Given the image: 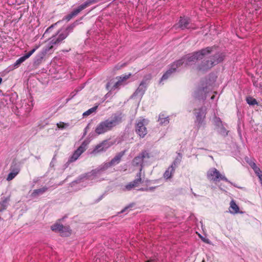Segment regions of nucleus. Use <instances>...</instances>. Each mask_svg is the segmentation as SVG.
<instances>
[{"label":"nucleus","instance_id":"29","mask_svg":"<svg viewBox=\"0 0 262 262\" xmlns=\"http://www.w3.org/2000/svg\"><path fill=\"white\" fill-rule=\"evenodd\" d=\"M159 121L161 125H166L169 123L168 117H165L163 114L159 115Z\"/></svg>","mask_w":262,"mask_h":262},{"label":"nucleus","instance_id":"22","mask_svg":"<svg viewBox=\"0 0 262 262\" xmlns=\"http://www.w3.org/2000/svg\"><path fill=\"white\" fill-rule=\"evenodd\" d=\"M175 170L176 169L172 166L168 167L163 175V178L166 180H170L174 174Z\"/></svg>","mask_w":262,"mask_h":262},{"label":"nucleus","instance_id":"23","mask_svg":"<svg viewBox=\"0 0 262 262\" xmlns=\"http://www.w3.org/2000/svg\"><path fill=\"white\" fill-rule=\"evenodd\" d=\"M207 93V88H202L199 89L194 93V97L198 99H205L206 98L205 94Z\"/></svg>","mask_w":262,"mask_h":262},{"label":"nucleus","instance_id":"41","mask_svg":"<svg viewBox=\"0 0 262 262\" xmlns=\"http://www.w3.org/2000/svg\"><path fill=\"white\" fill-rule=\"evenodd\" d=\"M151 261H153L152 259H150V260H147L146 262H151Z\"/></svg>","mask_w":262,"mask_h":262},{"label":"nucleus","instance_id":"39","mask_svg":"<svg viewBox=\"0 0 262 262\" xmlns=\"http://www.w3.org/2000/svg\"><path fill=\"white\" fill-rule=\"evenodd\" d=\"M140 190H141V191H148V188H142L140 189Z\"/></svg>","mask_w":262,"mask_h":262},{"label":"nucleus","instance_id":"44","mask_svg":"<svg viewBox=\"0 0 262 262\" xmlns=\"http://www.w3.org/2000/svg\"><path fill=\"white\" fill-rule=\"evenodd\" d=\"M202 262H205L204 260H203Z\"/></svg>","mask_w":262,"mask_h":262},{"label":"nucleus","instance_id":"33","mask_svg":"<svg viewBox=\"0 0 262 262\" xmlns=\"http://www.w3.org/2000/svg\"><path fill=\"white\" fill-rule=\"evenodd\" d=\"M213 123L216 128L220 127V125L223 124L222 121L219 117H215L213 119Z\"/></svg>","mask_w":262,"mask_h":262},{"label":"nucleus","instance_id":"27","mask_svg":"<svg viewBox=\"0 0 262 262\" xmlns=\"http://www.w3.org/2000/svg\"><path fill=\"white\" fill-rule=\"evenodd\" d=\"M82 10L79 7H78L76 9H74L70 14L66 16L65 19L67 21H69L74 16H76Z\"/></svg>","mask_w":262,"mask_h":262},{"label":"nucleus","instance_id":"10","mask_svg":"<svg viewBox=\"0 0 262 262\" xmlns=\"http://www.w3.org/2000/svg\"><path fill=\"white\" fill-rule=\"evenodd\" d=\"M131 76V74L128 75H122L119 77H117L118 81L113 85V86L111 87V82H109L106 84V89L110 91L115 90L116 89H119V87L124 84L125 81L128 79Z\"/></svg>","mask_w":262,"mask_h":262},{"label":"nucleus","instance_id":"8","mask_svg":"<svg viewBox=\"0 0 262 262\" xmlns=\"http://www.w3.org/2000/svg\"><path fill=\"white\" fill-rule=\"evenodd\" d=\"M148 122V120L145 119H140L137 121L136 132L141 138H143L147 133L146 125H147Z\"/></svg>","mask_w":262,"mask_h":262},{"label":"nucleus","instance_id":"36","mask_svg":"<svg viewBox=\"0 0 262 262\" xmlns=\"http://www.w3.org/2000/svg\"><path fill=\"white\" fill-rule=\"evenodd\" d=\"M250 166L254 170L256 168H258V167L256 166V164L254 162L250 164Z\"/></svg>","mask_w":262,"mask_h":262},{"label":"nucleus","instance_id":"6","mask_svg":"<svg viewBox=\"0 0 262 262\" xmlns=\"http://www.w3.org/2000/svg\"><path fill=\"white\" fill-rule=\"evenodd\" d=\"M207 173L208 179L211 181L214 182H219L220 180H223L232 184V183L229 181L225 176L222 174L215 168H211L209 169Z\"/></svg>","mask_w":262,"mask_h":262},{"label":"nucleus","instance_id":"21","mask_svg":"<svg viewBox=\"0 0 262 262\" xmlns=\"http://www.w3.org/2000/svg\"><path fill=\"white\" fill-rule=\"evenodd\" d=\"M111 166H112L110 164V162L104 163L101 165L97 168L91 171V175L94 176H97V174H100V172L106 170L107 169H108L109 167Z\"/></svg>","mask_w":262,"mask_h":262},{"label":"nucleus","instance_id":"38","mask_svg":"<svg viewBox=\"0 0 262 262\" xmlns=\"http://www.w3.org/2000/svg\"><path fill=\"white\" fill-rule=\"evenodd\" d=\"M147 188L148 189V191H154L156 188V187H150Z\"/></svg>","mask_w":262,"mask_h":262},{"label":"nucleus","instance_id":"20","mask_svg":"<svg viewBox=\"0 0 262 262\" xmlns=\"http://www.w3.org/2000/svg\"><path fill=\"white\" fill-rule=\"evenodd\" d=\"M110 146V144L106 140L103 141L99 144L97 145L93 151V154H96L100 152L105 151Z\"/></svg>","mask_w":262,"mask_h":262},{"label":"nucleus","instance_id":"26","mask_svg":"<svg viewBox=\"0 0 262 262\" xmlns=\"http://www.w3.org/2000/svg\"><path fill=\"white\" fill-rule=\"evenodd\" d=\"M48 189V188L47 187H43L39 189H35L32 193V196L33 197H36L39 195L42 194L47 191Z\"/></svg>","mask_w":262,"mask_h":262},{"label":"nucleus","instance_id":"4","mask_svg":"<svg viewBox=\"0 0 262 262\" xmlns=\"http://www.w3.org/2000/svg\"><path fill=\"white\" fill-rule=\"evenodd\" d=\"M194 114L195 116L194 125L198 130L201 127H205L206 125L205 118L206 114V108L202 106L199 109L194 110Z\"/></svg>","mask_w":262,"mask_h":262},{"label":"nucleus","instance_id":"18","mask_svg":"<svg viewBox=\"0 0 262 262\" xmlns=\"http://www.w3.org/2000/svg\"><path fill=\"white\" fill-rule=\"evenodd\" d=\"M38 46H36L32 50H31L28 53L26 54L24 56L18 58L14 63V67H18L21 63L24 62L26 59L29 58L38 48Z\"/></svg>","mask_w":262,"mask_h":262},{"label":"nucleus","instance_id":"14","mask_svg":"<svg viewBox=\"0 0 262 262\" xmlns=\"http://www.w3.org/2000/svg\"><path fill=\"white\" fill-rule=\"evenodd\" d=\"M176 28H180L182 30L194 29L190 19L186 17H181L179 23L176 25Z\"/></svg>","mask_w":262,"mask_h":262},{"label":"nucleus","instance_id":"12","mask_svg":"<svg viewBox=\"0 0 262 262\" xmlns=\"http://www.w3.org/2000/svg\"><path fill=\"white\" fill-rule=\"evenodd\" d=\"M52 49V45H48L45 47L35 56L34 59V64L35 65L39 64L42 61L46 54L49 52Z\"/></svg>","mask_w":262,"mask_h":262},{"label":"nucleus","instance_id":"43","mask_svg":"<svg viewBox=\"0 0 262 262\" xmlns=\"http://www.w3.org/2000/svg\"><path fill=\"white\" fill-rule=\"evenodd\" d=\"M214 98V97L213 96H212L211 97V99H213Z\"/></svg>","mask_w":262,"mask_h":262},{"label":"nucleus","instance_id":"9","mask_svg":"<svg viewBox=\"0 0 262 262\" xmlns=\"http://www.w3.org/2000/svg\"><path fill=\"white\" fill-rule=\"evenodd\" d=\"M149 158V153L146 150L143 151L133 159V164L134 166H140V169L142 168V170L143 163L146 162Z\"/></svg>","mask_w":262,"mask_h":262},{"label":"nucleus","instance_id":"40","mask_svg":"<svg viewBox=\"0 0 262 262\" xmlns=\"http://www.w3.org/2000/svg\"><path fill=\"white\" fill-rule=\"evenodd\" d=\"M258 178L260 182L261 185H262V175L260 176V177H259Z\"/></svg>","mask_w":262,"mask_h":262},{"label":"nucleus","instance_id":"32","mask_svg":"<svg viewBox=\"0 0 262 262\" xmlns=\"http://www.w3.org/2000/svg\"><path fill=\"white\" fill-rule=\"evenodd\" d=\"M246 101L248 104L251 105H254L257 104L256 100L251 97H247Z\"/></svg>","mask_w":262,"mask_h":262},{"label":"nucleus","instance_id":"7","mask_svg":"<svg viewBox=\"0 0 262 262\" xmlns=\"http://www.w3.org/2000/svg\"><path fill=\"white\" fill-rule=\"evenodd\" d=\"M185 63L186 62L185 60H184V57H183L180 59L174 62L171 64L170 68L163 75L161 79V81L167 79L172 73L176 71L177 68L181 66L186 67L187 66H185Z\"/></svg>","mask_w":262,"mask_h":262},{"label":"nucleus","instance_id":"35","mask_svg":"<svg viewBox=\"0 0 262 262\" xmlns=\"http://www.w3.org/2000/svg\"><path fill=\"white\" fill-rule=\"evenodd\" d=\"M254 171L258 178L260 177V176L262 175V171L259 168H256Z\"/></svg>","mask_w":262,"mask_h":262},{"label":"nucleus","instance_id":"19","mask_svg":"<svg viewBox=\"0 0 262 262\" xmlns=\"http://www.w3.org/2000/svg\"><path fill=\"white\" fill-rule=\"evenodd\" d=\"M85 148L82 145L80 146L73 153L72 156L69 158L68 163H71L75 161L79 156L85 151Z\"/></svg>","mask_w":262,"mask_h":262},{"label":"nucleus","instance_id":"5","mask_svg":"<svg viewBox=\"0 0 262 262\" xmlns=\"http://www.w3.org/2000/svg\"><path fill=\"white\" fill-rule=\"evenodd\" d=\"M73 30V27L69 26L66 29L59 30L57 34L51 38L50 44L49 45H57L60 43L69 35L70 31Z\"/></svg>","mask_w":262,"mask_h":262},{"label":"nucleus","instance_id":"24","mask_svg":"<svg viewBox=\"0 0 262 262\" xmlns=\"http://www.w3.org/2000/svg\"><path fill=\"white\" fill-rule=\"evenodd\" d=\"M229 211L232 214H235L239 212V207L234 200H232L230 202Z\"/></svg>","mask_w":262,"mask_h":262},{"label":"nucleus","instance_id":"1","mask_svg":"<svg viewBox=\"0 0 262 262\" xmlns=\"http://www.w3.org/2000/svg\"><path fill=\"white\" fill-rule=\"evenodd\" d=\"M123 115L121 113L114 114L111 118L99 123L95 128V133L99 135L112 130L120 124L123 120Z\"/></svg>","mask_w":262,"mask_h":262},{"label":"nucleus","instance_id":"15","mask_svg":"<svg viewBox=\"0 0 262 262\" xmlns=\"http://www.w3.org/2000/svg\"><path fill=\"white\" fill-rule=\"evenodd\" d=\"M51 229L54 231L60 232L62 236H69L71 232L69 227L63 226L59 224H56L51 226Z\"/></svg>","mask_w":262,"mask_h":262},{"label":"nucleus","instance_id":"13","mask_svg":"<svg viewBox=\"0 0 262 262\" xmlns=\"http://www.w3.org/2000/svg\"><path fill=\"white\" fill-rule=\"evenodd\" d=\"M142 168L139 169V171L136 174V178L132 182L127 184L125 186V189L126 190H130L132 189L138 187L143 182L142 178Z\"/></svg>","mask_w":262,"mask_h":262},{"label":"nucleus","instance_id":"31","mask_svg":"<svg viewBox=\"0 0 262 262\" xmlns=\"http://www.w3.org/2000/svg\"><path fill=\"white\" fill-rule=\"evenodd\" d=\"M97 107H98V106L96 105L95 106H94V107L91 108L90 109L88 110L86 112H84L83 113V116L84 117L88 116L89 115H91L93 113L95 112L96 111V110L97 109Z\"/></svg>","mask_w":262,"mask_h":262},{"label":"nucleus","instance_id":"25","mask_svg":"<svg viewBox=\"0 0 262 262\" xmlns=\"http://www.w3.org/2000/svg\"><path fill=\"white\" fill-rule=\"evenodd\" d=\"M123 155V153L120 152L114 158H113L111 161L109 162L111 166H112L118 164L120 162Z\"/></svg>","mask_w":262,"mask_h":262},{"label":"nucleus","instance_id":"16","mask_svg":"<svg viewBox=\"0 0 262 262\" xmlns=\"http://www.w3.org/2000/svg\"><path fill=\"white\" fill-rule=\"evenodd\" d=\"M10 172L9 173L7 178V181H11L14 179L19 173L20 168L17 163L13 162L10 167Z\"/></svg>","mask_w":262,"mask_h":262},{"label":"nucleus","instance_id":"17","mask_svg":"<svg viewBox=\"0 0 262 262\" xmlns=\"http://www.w3.org/2000/svg\"><path fill=\"white\" fill-rule=\"evenodd\" d=\"M147 83L145 80H143L140 84L139 87L132 96V97H139L140 98L144 95L147 88Z\"/></svg>","mask_w":262,"mask_h":262},{"label":"nucleus","instance_id":"11","mask_svg":"<svg viewBox=\"0 0 262 262\" xmlns=\"http://www.w3.org/2000/svg\"><path fill=\"white\" fill-rule=\"evenodd\" d=\"M131 76V74L128 75H122L119 77H117L118 81L113 85V86L111 87V82H109L106 84V89L110 91L115 90L116 89H119V87L124 84L125 81L128 79Z\"/></svg>","mask_w":262,"mask_h":262},{"label":"nucleus","instance_id":"30","mask_svg":"<svg viewBox=\"0 0 262 262\" xmlns=\"http://www.w3.org/2000/svg\"><path fill=\"white\" fill-rule=\"evenodd\" d=\"M181 156L179 154V157L176 158V159L174 160V161L172 163L170 166H172L174 168H176L177 166L180 163L181 161Z\"/></svg>","mask_w":262,"mask_h":262},{"label":"nucleus","instance_id":"37","mask_svg":"<svg viewBox=\"0 0 262 262\" xmlns=\"http://www.w3.org/2000/svg\"><path fill=\"white\" fill-rule=\"evenodd\" d=\"M133 204H130V205H129V206H127V207H125V208H124V209H123L121 211V213H123V212H125L126 210H127L129 208L132 207L133 206Z\"/></svg>","mask_w":262,"mask_h":262},{"label":"nucleus","instance_id":"2","mask_svg":"<svg viewBox=\"0 0 262 262\" xmlns=\"http://www.w3.org/2000/svg\"><path fill=\"white\" fill-rule=\"evenodd\" d=\"M213 47H207L199 51L184 56L185 66H191L195 63L198 60L202 59L206 55L210 54L213 50Z\"/></svg>","mask_w":262,"mask_h":262},{"label":"nucleus","instance_id":"3","mask_svg":"<svg viewBox=\"0 0 262 262\" xmlns=\"http://www.w3.org/2000/svg\"><path fill=\"white\" fill-rule=\"evenodd\" d=\"M223 59L224 56L222 54L217 53L209 59L203 60L198 67V69L200 71H206L222 61Z\"/></svg>","mask_w":262,"mask_h":262},{"label":"nucleus","instance_id":"28","mask_svg":"<svg viewBox=\"0 0 262 262\" xmlns=\"http://www.w3.org/2000/svg\"><path fill=\"white\" fill-rule=\"evenodd\" d=\"M217 132L223 136H226L228 135V132L227 131L223 124L220 125V127L216 128Z\"/></svg>","mask_w":262,"mask_h":262},{"label":"nucleus","instance_id":"42","mask_svg":"<svg viewBox=\"0 0 262 262\" xmlns=\"http://www.w3.org/2000/svg\"><path fill=\"white\" fill-rule=\"evenodd\" d=\"M2 82V78L1 77H0V84H1Z\"/></svg>","mask_w":262,"mask_h":262},{"label":"nucleus","instance_id":"34","mask_svg":"<svg viewBox=\"0 0 262 262\" xmlns=\"http://www.w3.org/2000/svg\"><path fill=\"white\" fill-rule=\"evenodd\" d=\"M57 126L59 128L63 129L69 126V124L68 123H64L60 122L57 124Z\"/></svg>","mask_w":262,"mask_h":262}]
</instances>
